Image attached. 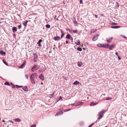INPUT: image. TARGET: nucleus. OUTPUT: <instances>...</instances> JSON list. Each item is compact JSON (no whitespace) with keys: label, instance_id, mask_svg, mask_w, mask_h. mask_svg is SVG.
I'll return each instance as SVG.
<instances>
[{"label":"nucleus","instance_id":"nucleus-51","mask_svg":"<svg viewBox=\"0 0 127 127\" xmlns=\"http://www.w3.org/2000/svg\"><path fill=\"white\" fill-rule=\"evenodd\" d=\"M124 38H127V37L126 36H123V37Z\"/></svg>","mask_w":127,"mask_h":127},{"label":"nucleus","instance_id":"nucleus-45","mask_svg":"<svg viewBox=\"0 0 127 127\" xmlns=\"http://www.w3.org/2000/svg\"><path fill=\"white\" fill-rule=\"evenodd\" d=\"M65 42L66 44H67L68 43V42L67 40H66L65 41Z\"/></svg>","mask_w":127,"mask_h":127},{"label":"nucleus","instance_id":"nucleus-55","mask_svg":"<svg viewBox=\"0 0 127 127\" xmlns=\"http://www.w3.org/2000/svg\"><path fill=\"white\" fill-rule=\"evenodd\" d=\"M56 16H55V18H56Z\"/></svg>","mask_w":127,"mask_h":127},{"label":"nucleus","instance_id":"nucleus-14","mask_svg":"<svg viewBox=\"0 0 127 127\" xmlns=\"http://www.w3.org/2000/svg\"><path fill=\"white\" fill-rule=\"evenodd\" d=\"M12 30L13 31V32L16 31H17V28L15 27H14L12 29Z\"/></svg>","mask_w":127,"mask_h":127},{"label":"nucleus","instance_id":"nucleus-19","mask_svg":"<svg viewBox=\"0 0 127 127\" xmlns=\"http://www.w3.org/2000/svg\"><path fill=\"white\" fill-rule=\"evenodd\" d=\"M82 64V63L81 62H79L78 63V66H81Z\"/></svg>","mask_w":127,"mask_h":127},{"label":"nucleus","instance_id":"nucleus-4","mask_svg":"<svg viewBox=\"0 0 127 127\" xmlns=\"http://www.w3.org/2000/svg\"><path fill=\"white\" fill-rule=\"evenodd\" d=\"M99 35L97 34L95 36L92 38V40L93 41H95L98 39V38L99 36Z\"/></svg>","mask_w":127,"mask_h":127},{"label":"nucleus","instance_id":"nucleus-1","mask_svg":"<svg viewBox=\"0 0 127 127\" xmlns=\"http://www.w3.org/2000/svg\"><path fill=\"white\" fill-rule=\"evenodd\" d=\"M37 77V74L36 73H32V74L30 77V79L32 83L33 84H35V83L34 80L35 78H36Z\"/></svg>","mask_w":127,"mask_h":127},{"label":"nucleus","instance_id":"nucleus-40","mask_svg":"<svg viewBox=\"0 0 127 127\" xmlns=\"http://www.w3.org/2000/svg\"><path fill=\"white\" fill-rule=\"evenodd\" d=\"M12 87L13 88H15V86L14 85H12Z\"/></svg>","mask_w":127,"mask_h":127},{"label":"nucleus","instance_id":"nucleus-20","mask_svg":"<svg viewBox=\"0 0 127 127\" xmlns=\"http://www.w3.org/2000/svg\"><path fill=\"white\" fill-rule=\"evenodd\" d=\"M27 22L28 21L27 20H26L25 22L23 23V24L25 26V27H26V25L27 24Z\"/></svg>","mask_w":127,"mask_h":127},{"label":"nucleus","instance_id":"nucleus-42","mask_svg":"<svg viewBox=\"0 0 127 127\" xmlns=\"http://www.w3.org/2000/svg\"><path fill=\"white\" fill-rule=\"evenodd\" d=\"M118 57L119 60H121V58L119 56H118Z\"/></svg>","mask_w":127,"mask_h":127},{"label":"nucleus","instance_id":"nucleus-56","mask_svg":"<svg viewBox=\"0 0 127 127\" xmlns=\"http://www.w3.org/2000/svg\"><path fill=\"white\" fill-rule=\"evenodd\" d=\"M103 95H105V94H103Z\"/></svg>","mask_w":127,"mask_h":127},{"label":"nucleus","instance_id":"nucleus-9","mask_svg":"<svg viewBox=\"0 0 127 127\" xmlns=\"http://www.w3.org/2000/svg\"><path fill=\"white\" fill-rule=\"evenodd\" d=\"M104 44H102L101 43H98L97 44V46L99 47H102L103 48Z\"/></svg>","mask_w":127,"mask_h":127},{"label":"nucleus","instance_id":"nucleus-15","mask_svg":"<svg viewBox=\"0 0 127 127\" xmlns=\"http://www.w3.org/2000/svg\"><path fill=\"white\" fill-rule=\"evenodd\" d=\"M22 89L24 91H27L28 90V88H27V87H24V88H23Z\"/></svg>","mask_w":127,"mask_h":127},{"label":"nucleus","instance_id":"nucleus-24","mask_svg":"<svg viewBox=\"0 0 127 127\" xmlns=\"http://www.w3.org/2000/svg\"><path fill=\"white\" fill-rule=\"evenodd\" d=\"M3 63L6 65L7 66H8V64L5 61H4V60H3Z\"/></svg>","mask_w":127,"mask_h":127},{"label":"nucleus","instance_id":"nucleus-49","mask_svg":"<svg viewBox=\"0 0 127 127\" xmlns=\"http://www.w3.org/2000/svg\"><path fill=\"white\" fill-rule=\"evenodd\" d=\"M9 121L10 122H11V123H13V122L12 121H11V120H9Z\"/></svg>","mask_w":127,"mask_h":127},{"label":"nucleus","instance_id":"nucleus-12","mask_svg":"<svg viewBox=\"0 0 127 127\" xmlns=\"http://www.w3.org/2000/svg\"><path fill=\"white\" fill-rule=\"evenodd\" d=\"M120 27L119 26H115L111 27V28H112L117 29L119 28Z\"/></svg>","mask_w":127,"mask_h":127},{"label":"nucleus","instance_id":"nucleus-5","mask_svg":"<svg viewBox=\"0 0 127 127\" xmlns=\"http://www.w3.org/2000/svg\"><path fill=\"white\" fill-rule=\"evenodd\" d=\"M115 46V44H112L111 45L109 46V49L110 50H112L113 48H114Z\"/></svg>","mask_w":127,"mask_h":127},{"label":"nucleus","instance_id":"nucleus-35","mask_svg":"<svg viewBox=\"0 0 127 127\" xmlns=\"http://www.w3.org/2000/svg\"><path fill=\"white\" fill-rule=\"evenodd\" d=\"M106 40L109 43L111 42L109 40V39H108L107 38L106 39Z\"/></svg>","mask_w":127,"mask_h":127},{"label":"nucleus","instance_id":"nucleus-29","mask_svg":"<svg viewBox=\"0 0 127 127\" xmlns=\"http://www.w3.org/2000/svg\"><path fill=\"white\" fill-rule=\"evenodd\" d=\"M4 84L5 85H10V84L8 82H5L4 83Z\"/></svg>","mask_w":127,"mask_h":127},{"label":"nucleus","instance_id":"nucleus-39","mask_svg":"<svg viewBox=\"0 0 127 127\" xmlns=\"http://www.w3.org/2000/svg\"><path fill=\"white\" fill-rule=\"evenodd\" d=\"M70 110V109H66V110H64V112H66L67 111H68Z\"/></svg>","mask_w":127,"mask_h":127},{"label":"nucleus","instance_id":"nucleus-17","mask_svg":"<svg viewBox=\"0 0 127 127\" xmlns=\"http://www.w3.org/2000/svg\"><path fill=\"white\" fill-rule=\"evenodd\" d=\"M14 120L15 122H19L21 121V120L18 118L15 119H14Z\"/></svg>","mask_w":127,"mask_h":127},{"label":"nucleus","instance_id":"nucleus-22","mask_svg":"<svg viewBox=\"0 0 127 127\" xmlns=\"http://www.w3.org/2000/svg\"><path fill=\"white\" fill-rule=\"evenodd\" d=\"M0 52L1 53V54L2 55H4L5 54V52H3V51L2 50Z\"/></svg>","mask_w":127,"mask_h":127},{"label":"nucleus","instance_id":"nucleus-23","mask_svg":"<svg viewBox=\"0 0 127 127\" xmlns=\"http://www.w3.org/2000/svg\"><path fill=\"white\" fill-rule=\"evenodd\" d=\"M79 83V82L77 81H75L74 83V85H77Z\"/></svg>","mask_w":127,"mask_h":127},{"label":"nucleus","instance_id":"nucleus-48","mask_svg":"<svg viewBox=\"0 0 127 127\" xmlns=\"http://www.w3.org/2000/svg\"><path fill=\"white\" fill-rule=\"evenodd\" d=\"M70 39V40H73V38L72 37H70V39Z\"/></svg>","mask_w":127,"mask_h":127},{"label":"nucleus","instance_id":"nucleus-52","mask_svg":"<svg viewBox=\"0 0 127 127\" xmlns=\"http://www.w3.org/2000/svg\"><path fill=\"white\" fill-rule=\"evenodd\" d=\"M92 126H91V125H90L88 127H91Z\"/></svg>","mask_w":127,"mask_h":127},{"label":"nucleus","instance_id":"nucleus-10","mask_svg":"<svg viewBox=\"0 0 127 127\" xmlns=\"http://www.w3.org/2000/svg\"><path fill=\"white\" fill-rule=\"evenodd\" d=\"M42 41V40L41 39L39 40L38 42H37V43L38 44V46L39 47H40L41 46V45L40 44V43Z\"/></svg>","mask_w":127,"mask_h":127},{"label":"nucleus","instance_id":"nucleus-13","mask_svg":"<svg viewBox=\"0 0 127 127\" xmlns=\"http://www.w3.org/2000/svg\"><path fill=\"white\" fill-rule=\"evenodd\" d=\"M60 37L59 36H57V37H54V39L55 40H57L58 39H60Z\"/></svg>","mask_w":127,"mask_h":127},{"label":"nucleus","instance_id":"nucleus-34","mask_svg":"<svg viewBox=\"0 0 127 127\" xmlns=\"http://www.w3.org/2000/svg\"><path fill=\"white\" fill-rule=\"evenodd\" d=\"M36 127V125L35 124H33L32 125L31 127Z\"/></svg>","mask_w":127,"mask_h":127},{"label":"nucleus","instance_id":"nucleus-37","mask_svg":"<svg viewBox=\"0 0 127 127\" xmlns=\"http://www.w3.org/2000/svg\"><path fill=\"white\" fill-rule=\"evenodd\" d=\"M21 28V25L18 26V28L19 29H20Z\"/></svg>","mask_w":127,"mask_h":127},{"label":"nucleus","instance_id":"nucleus-31","mask_svg":"<svg viewBox=\"0 0 127 127\" xmlns=\"http://www.w3.org/2000/svg\"><path fill=\"white\" fill-rule=\"evenodd\" d=\"M107 39H109V41H111L112 39H113V38L112 37H111Z\"/></svg>","mask_w":127,"mask_h":127},{"label":"nucleus","instance_id":"nucleus-32","mask_svg":"<svg viewBox=\"0 0 127 127\" xmlns=\"http://www.w3.org/2000/svg\"><path fill=\"white\" fill-rule=\"evenodd\" d=\"M25 78L27 79H28V75L27 74H26L25 75Z\"/></svg>","mask_w":127,"mask_h":127},{"label":"nucleus","instance_id":"nucleus-43","mask_svg":"<svg viewBox=\"0 0 127 127\" xmlns=\"http://www.w3.org/2000/svg\"><path fill=\"white\" fill-rule=\"evenodd\" d=\"M61 99H62V96H60V97L59 99V100H60Z\"/></svg>","mask_w":127,"mask_h":127},{"label":"nucleus","instance_id":"nucleus-11","mask_svg":"<svg viewBox=\"0 0 127 127\" xmlns=\"http://www.w3.org/2000/svg\"><path fill=\"white\" fill-rule=\"evenodd\" d=\"M63 113V112L62 111H60L59 112L55 115V116H58L59 115L62 114Z\"/></svg>","mask_w":127,"mask_h":127},{"label":"nucleus","instance_id":"nucleus-25","mask_svg":"<svg viewBox=\"0 0 127 127\" xmlns=\"http://www.w3.org/2000/svg\"><path fill=\"white\" fill-rule=\"evenodd\" d=\"M46 27L47 28H49L50 27V26L49 25L47 24L46 25Z\"/></svg>","mask_w":127,"mask_h":127},{"label":"nucleus","instance_id":"nucleus-50","mask_svg":"<svg viewBox=\"0 0 127 127\" xmlns=\"http://www.w3.org/2000/svg\"><path fill=\"white\" fill-rule=\"evenodd\" d=\"M94 124V123H93L91 125V126H92Z\"/></svg>","mask_w":127,"mask_h":127},{"label":"nucleus","instance_id":"nucleus-30","mask_svg":"<svg viewBox=\"0 0 127 127\" xmlns=\"http://www.w3.org/2000/svg\"><path fill=\"white\" fill-rule=\"evenodd\" d=\"M71 105H72V106H78L77 104H76L75 103H74V104H72Z\"/></svg>","mask_w":127,"mask_h":127},{"label":"nucleus","instance_id":"nucleus-36","mask_svg":"<svg viewBox=\"0 0 127 127\" xmlns=\"http://www.w3.org/2000/svg\"><path fill=\"white\" fill-rule=\"evenodd\" d=\"M16 86L17 88H19V87H22V86H19L17 85H16Z\"/></svg>","mask_w":127,"mask_h":127},{"label":"nucleus","instance_id":"nucleus-27","mask_svg":"<svg viewBox=\"0 0 127 127\" xmlns=\"http://www.w3.org/2000/svg\"><path fill=\"white\" fill-rule=\"evenodd\" d=\"M77 50L78 51H81L82 50V49L81 48L78 47L77 48Z\"/></svg>","mask_w":127,"mask_h":127},{"label":"nucleus","instance_id":"nucleus-7","mask_svg":"<svg viewBox=\"0 0 127 127\" xmlns=\"http://www.w3.org/2000/svg\"><path fill=\"white\" fill-rule=\"evenodd\" d=\"M40 78L42 80H44V77L43 75L42 74H41L39 76Z\"/></svg>","mask_w":127,"mask_h":127},{"label":"nucleus","instance_id":"nucleus-46","mask_svg":"<svg viewBox=\"0 0 127 127\" xmlns=\"http://www.w3.org/2000/svg\"><path fill=\"white\" fill-rule=\"evenodd\" d=\"M117 23H113V25H117Z\"/></svg>","mask_w":127,"mask_h":127},{"label":"nucleus","instance_id":"nucleus-6","mask_svg":"<svg viewBox=\"0 0 127 127\" xmlns=\"http://www.w3.org/2000/svg\"><path fill=\"white\" fill-rule=\"evenodd\" d=\"M103 48H108L109 47V45L108 44H105L104 45Z\"/></svg>","mask_w":127,"mask_h":127},{"label":"nucleus","instance_id":"nucleus-26","mask_svg":"<svg viewBox=\"0 0 127 127\" xmlns=\"http://www.w3.org/2000/svg\"><path fill=\"white\" fill-rule=\"evenodd\" d=\"M83 102H78L77 104V105L78 106L79 105L82 104H83Z\"/></svg>","mask_w":127,"mask_h":127},{"label":"nucleus","instance_id":"nucleus-18","mask_svg":"<svg viewBox=\"0 0 127 127\" xmlns=\"http://www.w3.org/2000/svg\"><path fill=\"white\" fill-rule=\"evenodd\" d=\"M80 41L79 40L77 39L76 40V44L78 45H79L80 44Z\"/></svg>","mask_w":127,"mask_h":127},{"label":"nucleus","instance_id":"nucleus-53","mask_svg":"<svg viewBox=\"0 0 127 127\" xmlns=\"http://www.w3.org/2000/svg\"><path fill=\"white\" fill-rule=\"evenodd\" d=\"M2 122H5V120H3L2 121Z\"/></svg>","mask_w":127,"mask_h":127},{"label":"nucleus","instance_id":"nucleus-16","mask_svg":"<svg viewBox=\"0 0 127 127\" xmlns=\"http://www.w3.org/2000/svg\"><path fill=\"white\" fill-rule=\"evenodd\" d=\"M70 35L69 34H67L66 36V38L67 39H70Z\"/></svg>","mask_w":127,"mask_h":127},{"label":"nucleus","instance_id":"nucleus-8","mask_svg":"<svg viewBox=\"0 0 127 127\" xmlns=\"http://www.w3.org/2000/svg\"><path fill=\"white\" fill-rule=\"evenodd\" d=\"M26 65V63L25 62H24V63H23L21 65L19 68H23Z\"/></svg>","mask_w":127,"mask_h":127},{"label":"nucleus","instance_id":"nucleus-21","mask_svg":"<svg viewBox=\"0 0 127 127\" xmlns=\"http://www.w3.org/2000/svg\"><path fill=\"white\" fill-rule=\"evenodd\" d=\"M97 104V103H95L93 102H92L90 104V105L91 106H94L96 105Z\"/></svg>","mask_w":127,"mask_h":127},{"label":"nucleus","instance_id":"nucleus-41","mask_svg":"<svg viewBox=\"0 0 127 127\" xmlns=\"http://www.w3.org/2000/svg\"><path fill=\"white\" fill-rule=\"evenodd\" d=\"M80 4H82V0H80Z\"/></svg>","mask_w":127,"mask_h":127},{"label":"nucleus","instance_id":"nucleus-33","mask_svg":"<svg viewBox=\"0 0 127 127\" xmlns=\"http://www.w3.org/2000/svg\"><path fill=\"white\" fill-rule=\"evenodd\" d=\"M72 31L74 33H76L77 32V30H73Z\"/></svg>","mask_w":127,"mask_h":127},{"label":"nucleus","instance_id":"nucleus-44","mask_svg":"<svg viewBox=\"0 0 127 127\" xmlns=\"http://www.w3.org/2000/svg\"><path fill=\"white\" fill-rule=\"evenodd\" d=\"M115 54H116V56H118V53H117V52H116V53H115Z\"/></svg>","mask_w":127,"mask_h":127},{"label":"nucleus","instance_id":"nucleus-2","mask_svg":"<svg viewBox=\"0 0 127 127\" xmlns=\"http://www.w3.org/2000/svg\"><path fill=\"white\" fill-rule=\"evenodd\" d=\"M106 112V110H103L98 114L99 117L98 119H99L102 118L103 116V114L104 112Z\"/></svg>","mask_w":127,"mask_h":127},{"label":"nucleus","instance_id":"nucleus-28","mask_svg":"<svg viewBox=\"0 0 127 127\" xmlns=\"http://www.w3.org/2000/svg\"><path fill=\"white\" fill-rule=\"evenodd\" d=\"M112 99V98L111 97H107L106 99V100H111Z\"/></svg>","mask_w":127,"mask_h":127},{"label":"nucleus","instance_id":"nucleus-54","mask_svg":"<svg viewBox=\"0 0 127 127\" xmlns=\"http://www.w3.org/2000/svg\"><path fill=\"white\" fill-rule=\"evenodd\" d=\"M57 19V20H59V19H58V18H57V19Z\"/></svg>","mask_w":127,"mask_h":127},{"label":"nucleus","instance_id":"nucleus-47","mask_svg":"<svg viewBox=\"0 0 127 127\" xmlns=\"http://www.w3.org/2000/svg\"><path fill=\"white\" fill-rule=\"evenodd\" d=\"M95 17L96 18H97V15H95Z\"/></svg>","mask_w":127,"mask_h":127},{"label":"nucleus","instance_id":"nucleus-38","mask_svg":"<svg viewBox=\"0 0 127 127\" xmlns=\"http://www.w3.org/2000/svg\"><path fill=\"white\" fill-rule=\"evenodd\" d=\"M62 34L61 36V38H62L64 35V34H63L62 32Z\"/></svg>","mask_w":127,"mask_h":127},{"label":"nucleus","instance_id":"nucleus-3","mask_svg":"<svg viewBox=\"0 0 127 127\" xmlns=\"http://www.w3.org/2000/svg\"><path fill=\"white\" fill-rule=\"evenodd\" d=\"M38 69V67L37 66L35 65H34L32 67V69L31 70L32 72H34L36 71Z\"/></svg>","mask_w":127,"mask_h":127}]
</instances>
